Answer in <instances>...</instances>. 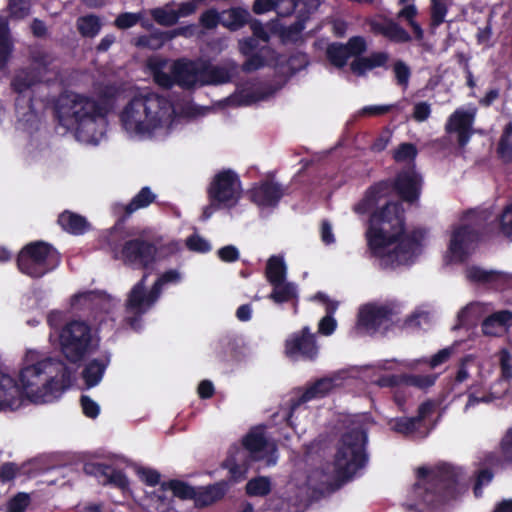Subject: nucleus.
<instances>
[{
	"label": "nucleus",
	"instance_id": "f257e3e1",
	"mask_svg": "<svg viewBox=\"0 0 512 512\" xmlns=\"http://www.w3.org/2000/svg\"><path fill=\"white\" fill-rule=\"evenodd\" d=\"M388 189L386 183L375 185L366 193L364 199L355 205L354 211L365 214L382 202L385 203L380 211L372 214L366 237L371 252L380 259L381 265L396 267L414 261L420 253L423 234L421 232H415L412 235L403 233L400 204L386 200Z\"/></svg>",
	"mask_w": 512,
	"mask_h": 512
},
{
	"label": "nucleus",
	"instance_id": "f03ea898",
	"mask_svg": "<svg viewBox=\"0 0 512 512\" xmlns=\"http://www.w3.org/2000/svg\"><path fill=\"white\" fill-rule=\"evenodd\" d=\"M178 120L173 103L153 92L133 97L119 113L122 131L128 138L140 141L166 137Z\"/></svg>",
	"mask_w": 512,
	"mask_h": 512
},
{
	"label": "nucleus",
	"instance_id": "7ed1b4c3",
	"mask_svg": "<svg viewBox=\"0 0 512 512\" xmlns=\"http://www.w3.org/2000/svg\"><path fill=\"white\" fill-rule=\"evenodd\" d=\"M66 365L59 359L27 349L18 372V381L24 397L34 404L50 403L64 393L68 385Z\"/></svg>",
	"mask_w": 512,
	"mask_h": 512
},
{
	"label": "nucleus",
	"instance_id": "20e7f679",
	"mask_svg": "<svg viewBox=\"0 0 512 512\" xmlns=\"http://www.w3.org/2000/svg\"><path fill=\"white\" fill-rule=\"evenodd\" d=\"M106 113L100 102L77 93L61 95L56 105L59 123L74 130L78 140L87 144H97L103 137L107 126Z\"/></svg>",
	"mask_w": 512,
	"mask_h": 512
},
{
	"label": "nucleus",
	"instance_id": "39448f33",
	"mask_svg": "<svg viewBox=\"0 0 512 512\" xmlns=\"http://www.w3.org/2000/svg\"><path fill=\"white\" fill-rule=\"evenodd\" d=\"M149 67L155 82L164 88L174 84L191 88L195 86L222 84L230 80V72L224 67L210 66L204 61L178 60L172 64L162 60H151Z\"/></svg>",
	"mask_w": 512,
	"mask_h": 512
},
{
	"label": "nucleus",
	"instance_id": "423d86ee",
	"mask_svg": "<svg viewBox=\"0 0 512 512\" xmlns=\"http://www.w3.org/2000/svg\"><path fill=\"white\" fill-rule=\"evenodd\" d=\"M367 460L366 450H337L332 462L308 471L304 485L312 498H319L320 490L334 492L340 489L366 465Z\"/></svg>",
	"mask_w": 512,
	"mask_h": 512
},
{
	"label": "nucleus",
	"instance_id": "0eeeda50",
	"mask_svg": "<svg viewBox=\"0 0 512 512\" xmlns=\"http://www.w3.org/2000/svg\"><path fill=\"white\" fill-rule=\"evenodd\" d=\"M461 471L448 464L437 466L430 479L423 484H416L413 489L415 497L429 509L437 508L458 495Z\"/></svg>",
	"mask_w": 512,
	"mask_h": 512
},
{
	"label": "nucleus",
	"instance_id": "6e6552de",
	"mask_svg": "<svg viewBox=\"0 0 512 512\" xmlns=\"http://www.w3.org/2000/svg\"><path fill=\"white\" fill-rule=\"evenodd\" d=\"M57 251L44 242L26 245L19 253L17 265L19 270L34 278L42 277L59 264Z\"/></svg>",
	"mask_w": 512,
	"mask_h": 512
},
{
	"label": "nucleus",
	"instance_id": "1a4fd4ad",
	"mask_svg": "<svg viewBox=\"0 0 512 512\" xmlns=\"http://www.w3.org/2000/svg\"><path fill=\"white\" fill-rule=\"evenodd\" d=\"M58 337L62 353L71 362L80 361L94 346L91 328L84 321L67 323Z\"/></svg>",
	"mask_w": 512,
	"mask_h": 512
},
{
	"label": "nucleus",
	"instance_id": "9d476101",
	"mask_svg": "<svg viewBox=\"0 0 512 512\" xmlns=\"http://www.w3.org/2000/svg\"><path fill=\"white\" fill-rule=\"evenodd\" d=\"M55 73L54 58L42 50H35L31 55L29 68L19 70L12 81L13 89L22 94L35 84L47 79L48 75Z\"/></svg>",
	"mask_w": 512,
	"mask_h": 512
},
{
	"label": "nucleus",
	"instance_id": "9b49d317",
	"mask_svg": "<svg viewBox=\"0 0 512 512\" xmlns=\"http://www.w3.org/2000/svg\"><path fill=\"white\" fill-rule=\"evenodd\" d=\"M399 312L394 302L364 304L359 308L356 328L367 333L385 330Z\"/></svg>",
	"mask_w": 512,
	"mask_h": 512
},
{
	"label": "nucleus",
	"instance_id": "f8f14e48",
	"mask_svg": "<svg viewBox=\"0 0 512 512\" xmlns=\"http://www.w3.org/2000/svg\"><path fill=\"white\" fill-rule=\"evenodd\" d=\"M210 201L217 202V206L230 209L234 207L242 196V187L238 176L231 170L216 174L208 189Z\"/></svg>",
	"mask_w": 512,
	"mask_h": 512
},
{
	"label": "nucleus",
	"instance_id": "ddd939ff",
	"mask_svg": "<svg viewBox=\"0 0 512 512\" xmlns=\"http://www.w3.org/2000/svg\"><path fill=\"white\" fill-rule=\"evenodd\" d=\"M146 279L147 274L132 287L126 300V321L133 329L139 327V318L152 308L160 296L153 287L146 291Z\"/></svg>",
	"mask_w": 512,
	"mask_h": 512
},
{
	"label": "nucleus",
	"instance_id": "4468645a",
	"mask_svg": "<svg viewBox=\"0 0 512 512\" xmlns=\"http://www.w3.org/2000/svg\"><path fill=\"white\" fill-rule=\"evenodd\" d=\"M258 39L249 37L239 41L240 52L247 57V60L243 63V70L246 72H252L258 70L265 65L277 67L284 61V57L279 56L274 50L267 46L260 47Z\"/></svg>",
	"mask_w": 512,
	"mask_h": 512
},
{
	"label": "nucleus",
	"instance_id": "2eb2a0df",
	"mask_svg": "<svg viewBox=\"0 0 512 512\" xmlns=\"http://www.w3.org/2000/svg\"><path fill=\"white\" fill-rule=\"evenodd\" d=\"M501 455H497L496 452H490L480 467L474 472V485L473 493L476 498L483 496V488L488 486L493 478L494 472L492 468L502 467L512 468V450H500Z\"/></svg>",
	"mask_w": 512,
	"mask_h": 512
},
{
	"label": "nucleus",
	"instance_id": "dca6fc26",
	"mask_svg": "<svg viewBox=\"0 0 512 512\" xmlns=\"http://www.w3.org/2000/svg\"><path fill=\"white\" fill-rule=\"evenodd\" d=\"M478 235L467 225L452 230L446 259L449 262H461L468 257L476 246Z\"/></svg>",
	"mask_w": 512,
	"mask_h": 512
},
{
	"label": "nucleus",
	"instance_id": "f3484780",
	"mask_svg": "<svg viewBox=\"0 0 512 512\" xmlns=\"http://www.w3.org/2000/svg\"><path fill=\"white\" fill-rule=\"evenodd\" d=\"M285 353L292 359L302 357L314 360L318 355L315 334L310 331L309 327H304L301 331L293 333L286 340Z\"/></svg>",
	"mask_w": 512,
	"mask_h": 512
},
{
	"label": "nucleus",
	"instance_id": "a211bd4d",
	"mask_svg": "<svg viewBox=\"0 0 512 512\" xmlns=\"http://www.w3.org/2000/svg\"><path fill=\"white\" fill-rule=\"evenodd\" d=\"M157 249L152 243L141 239H132L124 243L120 259L136 267H146L156 259Z\"/></svg>",
	"mask_w": 512,
	"mask_h": 512
},
{
	"label": "nucleus",
	"instance_id": "6ab92c4d",
	"mask_svg": "<svg viewBox=\"0 0 512 512\" xmlns=\"http://www.w3.org/2000/svg\"><path fill=\"white\" fill-rule=\"evenodd\" d=\"M25 400L17 381L0 370V411H16Z\"/></svg>",
	"mask_w": 512,
	"mask_h": 512
},
{
	"label": "nucleus",
	"instance_id": "aec40b11",
	"mask_svg": "<svg viewBox=\"0 0 512 512\" xmlns=\"http://www.w3.org/2000/svg\"><path fill=\"white\" fill-rule=\"evenodd\" d=\"M476 108L469 109L459 108L448 119L446 123V131L458 134V142L460 146H464L471 136L472 125L476 115Z\"/></svg>",
	"mask_w": 512,
	"mask_h": 512
},
{
	"label": "nucleus",
	"instance_id": "412c9836",
	"mask_svg": "<svg viewBox=\"0 0 512 512\" xmlns=\"http://www.w3.org/2000/svg\"><path fill=\"white\" fill-rule=\"evenodd\" d=\"M366 48L365 39L360 36H355L352 37L346 45L338 43L331 44L327 48V57L333 65L342 67L350 57L360 55Z\"/></svg>",
	"mask_w": 512,
	"mask_h": 512
},
{
	"label": "nucleus",
	"instance_id": "4be33fe9",
	"mask_svg": "<svg viewBox=\"0 0 512 512\" xmlns=\"http://www.w3.org/2000/svg\"><path fill=\"white\" fill-rule=\"evenodd\" d=\"M284 9L288 11L285 13H277L279 16H288L292 13L296 14L297 21L293 25L296 32L304 29V23L309 16L317 10L320 5V0H277Z\"/></svg>",
	"mask_w": 512,
	"mask_h": 512
},
{
	"label": "nucleus",
	"instance_id": "5701e85b",
	"mask_svg": "<svg viewBox=\"0 0 512 512\" xmlns=\"http://www.w3.org/2000/svg\"><path fill=\"white\" fill-rule=\"evenodd\" d=\"M370 30L392 42L406 43L411 40L409 33L398 23L387 18H374L369 21Z\"/></svg>",
	"mask_w": 512,
	"mask_h": 512
},
{
	"label": "nucleus",
	"instance_id": "b1692460",
	"mask_svg": "<svg viewBox=\"0 0 512 512\" xmlns=\"http://www.w3.org/2000/svg\"><path fill=\"white\" fill-rule=\"evenodd\" d=\"M282 196L281 186L271 181L263 182L251 190L252 201L261 208L275 207Z\"/></svg>",
	"mask_w": 512,
	"mask_h": 512
},
{
	"label": "nucleus",
	"instance_id": "393cba45",
	"mask_svg": "<svg viewBox=\"0 0 512 512\" xmlns=\"http://www.w3.org/2000/svg\"><path fill=\"white\" fill-rule=\"evenodd\" d=\"M512 326V313L502 310L489 313L482 322V332L487 336H501Z\"/></svg>",
	"mask_w": 512,
	"mask_h": 512
},
{
	"label": "nucleus",
	"instance_id": "a878e982",
	"mask_svg": "<svg viewBox=\"0 0 512 512\" xmlns=\"http://www.w3.org/2000/svg\"><path fill=\"white\" fill-rule=\"evenodd\" d=\"M466 278L470 282L491 284L494 288H502L512 276L502 272L486 271L478 266H470L466 269Z\"/></svg>",
	"mask_w": 512,
	"mask_h": 512
},
{
	"label": "nucleus",
	"instance_id": "bb28decb",
	"mask_svg": "<svg viewBox=\"0 0 512 512\" xmlns=\"http://www.w3.org/2000/svg\"><path fill=\"white\" fill-rule=\"evenodd\" d=\"M228 486L224 481L210 484L206 487H199L196 489V496L194 502L196 507H208L224 498Z\"/></svg>",
	"mask_w": 512,
	"mask_h": 512
},
{
	"label": "nucleus",
	"instance_id": "cd10ccee",
	"mask_svg": "<svg viewBox=\"0 0 512 512\" xmlns=\"http://www.w3.org/2000/svg\"><path fill=\"white\" fill-rule=\"evenodd\" d=\"M421 184L420 176L414 171H406L399 174L396 181V188L399 195L409 202L418 198Z\"/></svg>",
	"mask_w": 512,
	"mask_h": 512
},
{
	"label": "nucleus",
	"instance_id": "c85d7f7f",
	"mask_svg": "<svg viewBox=\"0 0 512 512\" xmlns=\"http://www.w3.org/2000/svg\"><path fill=\"white\" fill-rule=\"evenodd\" d=\"M492 311L493 308L489 304L481 302L470 303L458 313L457 327L473 326Z\"/></svg>",
	"mask_w": 512,
	"mask_h": 512
},
{
	"label": "nucleus",
	"instance_id": "c756f323",
	"mask_svg": "<svg viewBox=\"0 0 512 512\" xmlns=\"http://www.w3.org/2000/svg\"><path fill=\"white\" fill-rule=\"evenodd\" d=\"M338 385H340L339 378L331 377L318 380L302 394L296 403L292 405V411L301 403H305L314 398L324 397Z\"/></svg>",
	"mask_w": 512,
	"mask_h": 512
},
{
	"label": "nucleus",
	"instance_id": "7c9ffc66",
	"mask_svg": "<svg viewBox=\"0 0 512 512\" xmlns=\"http://www.w3.org/2000/svg\"><path fill=\"white\" fill-rule=\"evenodd\" d=\"M274 93V90L271 89V92H268L262 86L259 85H249L247 87L241 88L232 98V102L238 105H250L256 103L261 100H265L268 96Z\"/></svg>",
	"mask_w": 512,
	"mask_h": 512
},
{
	"label": "nucleus",
	"instance_id": "2f4dec72",
	"mask_svg": "<svg viewBox=\"0 0 512 512\" xmlns=\"http://www.w3.org/2000/svg\"><path fill=\"white\" fill-rule=\"evenodd\" d=\"M314 299L322 301L326 304L327 315L319 321L318 332L322 335L329 336L335 331L337 327V321L333 317V314L338 308V303L328 300L327 296L323 293H317L314 296Z\"/></svg>",
	"mask_w": 512,
	"mask_h": 512
},
{
	"label": "nucleus",
	"instance_id": "473e14b6",
	"mask_svg": "<svg viewBox=\"0 0 512 512\" xmlns=\"http://www.w3.org/2000/svg\"><path fill=\"white\" fill-rule=\"evenodd\" d=\"M341 442L345 448H365L368 444L367 429L357 423H353L341 435Z\"/></svg>",
	"mask_w": 512,
	"mask_h": 512
},
{
	"label": "nucleus",
	"instance_id": "72a5a7b5",
	"mask_svg": "<svg viewBox=\"0 0 512 512\" xmlns=\"http://www.w3.org/2000/svg\"><path fill=\"white\" fill-rule=\"evenodd\" d=\"M244 448H275L273 439L266 433L265 427L256 426L243 437Z\"/></svg>",
	"mask_w": 512,
	"mask_h": 512
},
{
	"label": "nucleus",
	"instance_id": "f704fd0d",
	"mask_svg": "<svg viewBox=\"0 0 512 512\" xmlns=\"http://www.w3.org/2000/svg\"><path fill=\"white\" fill-rule=\"evenodd\" d=\"M389 59L385 52H375L367 57H361L351 63V70L357 75H363L366 71L384 66Z\"/></svg>",
	"mask_w": 512,
	"mask_h": 512
},
{
	"label": "nucleus",
	"instance_id": "c9c22d12",
	"mask_svg": "<svg viewBox=\"0 0 512 512\" xmlns=\"http://www.w3.org/2000/svg\"><path fill=\"white\" fill-rule=\"evenodd\" d=\"M71 301L73 306L89 304L107 311L113 299L104 293L88 291L74 295Z\"/></svg>",
	"mask_w": 512,
	"mask_h": 512
},
{
	"label": "nucleus",
	"instance_id": "e433bc0d",
	"mask_svg": "<svg viewBox=\"0 0 512 512\" xmlns=\"http://www.w3.org/2000/svg\"><path fill=\"white\" fill-rule=\"evenodd\" d=\"M239 452L240 450H235V453L230 454L221 465L229 471L230 479L234 482H239L246 477L250 464L252 463L247 459V455L244 460L239 463L237 460Z\"/></svg>",
	"mask_w": 512,
	"mask_h": 512
},
{
	"label": "nucleus",
	"instance_id": "4c0bfd02",
	"mask_svg": "<svg viewBox=\"0 0 512 512\" xmlns=\"http://www.w3.org/2000/svg\"><path fill=\"white\" fill-rule=\"evenodd\" d=\"M266 278L272 285L285 281L287 274V266L282 256H271L266 264Z\"/></svg>",
	"mask_w": 512,
	"mask_h": 512
},
{
	"label": "nucleus",
	"instance_id": "58836bf2",
	"mask_svg": "<svg viewBox=\"0 0 512 512\" xmlns=\"http://www.w3.org/2000/svg\"><path fill=\"white\" fill-rule=\"evenodd\" d=\"M58 223L64 230L72 234H82L89 228L84 217L71 212H63L58 218Z\"/></svg>",
	"mask_w": 512,
	"mask_h": 512
},
{
	"label": "nucleus",
	"instance_id": "ea45409f",
	"mask_svg": "<svg viewBox=\"0 0 512 512\" xmlns=\"http://www.w3.org/2000/svg\"><path fill=\"white\" fill-rule=\"evenodd\" d=\"M413 0H399V4L403 5L402 9L398 12V18L404 19L407 21L408 25L412 28L415 37L418 40H421L424 36L423 29L420 24L417 23L414 18L416 17L418 11L416 6L412 3Z\"/></svg>",
	"mask_w": 512,
	"mask_h": 512
},
{
	"label": "nucleus",
	"instance_id": "a19ab883",
	"mask_svg": "<svg viewBox=\"0 0 512 512\" xmlns=\"http://www.w3.org/2000/svg\"><path fill=\"white\" fill-rule=\"evenodd\" d=\"M16 111L19 117V123L22 124L24 129L29 130L37 126L39 120L37 114L31 107L30 98L27 100L18 98L16 100Z\"/></svg>",
	"mask_w": 512,
	"mask_h": 512
},
{
	"label": "nucleus",
	"instance_id": "79ce46f5",
	"mask_svg": "<svg viewBox=\"0 0 512 512\" xmlns=\"http://www.w3.org/2000/svg\"><path fill=\"white\" fill-rule=\"evenodd\" d=\"M249 16L246 9L232 8L221 13V24L230 30H237L248 21Z\"/></svg>",
	"mask_w": 512,
	"mask_h": 512
},
{
	"label": "nucleus",
	"instance_id": "37998d69",
	"mask_svg": "<svg viewBox=\"0 0 512 512\" xmlns=\"http://www.w3.org/2000/svg\"><path fill=\"white\" fill-rule=\"evenodd\" d=\"M272 491V482L268 476H256L248 480L245 493L249 497H266Z\"/></svg>",
	"mask_w": 512,
	"mask_h": 512
},
{
	"label": "nucleus",
	"instance_id": "c03bdc74",
	"mask_svg": "<svg viewBox=\"0 0 512 512\" xmlns=\"http://www.w3.org/2000/svg\"><path fill=\"white\" fill-rule=\"evenodd\" d=\"M171 490L173 495L181 500H194L196 488L181 480L162 482V491Z\"/></svg>",
	"mask_w": 512,
	"mask_h": 512
},
{
	"label": "nucleus",
	"instance_id": "a18cd8bd",
	"mask_svg": "<svg viewBox=\"0 0 512 512\" xmlns=\"http://www.w3.org/2000/svg\"><path fill=\"white\" fill-rule=\"evenodd\" d=\"M12 52V41L7 19L0 16V68L8 62Z\"/></svg>",
	"mask_w": 512,
	"mask_h": 512
},
{
	"label": "nucleus",
	"instance_id": "49530a36",
	"mask_svg": "<svg viewBox=\"0 0 512 512\" xmlns=\"http://www.w3.org/2000/svg\"><path fill=\"white\" fill-rule=\"evenodd\" d=\"M6 12L10 20H23L30 15V0H6Z\"/></svg>",
	"mask_w": 512,
	"mask_h": 512
},
{
	"label": "nucleus",
	"instance_id": "de8ad7c7",
	"mask_svg": "<svg viewBox=\"0 0 512 512\" xmlns=\"http://www.w3.org/2000/svg\"><path fill=\"white\" fill-rule=\"evenodd\" d=\"M273 291L269 298L276 303H283L290 301L297 295L296 286L293 283L282 281L272 284Z\"/></svg>",
	"mask_w": 512,
	"mask_h": 512
},
{
	"label": "nucleus",
	"instance_id": "09e8293b",
	"mask_svg": "<svg viewBox=\"0 0 512 512\" xmlns=\"http://www.w3.org/2000/svg\"><path fill=\"white\" fill-rule=\"evenodd\" d=\"M431 27L436 28L441 25L446 18L449 7L453 0H430Z\"/></svg>",
	"mask_w": 512,
	"mask_h": 512
},
{
	"label": "nucleus",
	"instance_id": "8fccbe9b",
	"mask_svg": "<svg viewBox=\"0 0 512 512\" xmlns=\"http://www.w3.org/2000/svg\"><path fill=\"white\" fill-rule=\"evenodd\" d=\"M105 364L101 363L99 361H91L83 370V379L85 381V384L88 388L96 386L102 379L104 371H105Z\"/></svg>",
	"mask_w": 512,
	"mask_h": 512
},
{
	"label": "nucleus",
	"instance_id": "3c124183",
	"mask_svg": "<svg viewBox=\"0 0 512 512\" xmlns=\"http://www.w3.org/2000/svg\"><path fill=\"white\" fill-rule=\"evenodd\" d=\"M153 19L162 26H172L178 21V15L176 10L171 4H167L164 7L154 8L150 11Z\"/></svg>",
	"mask_w": 512,
	"mask_h": 512
},
{
	"label": "nucleus",
	"instance_id": "603ef678",
	"mask_svg": "<svg viewBox=\"0 0 512 512\" xmlns=\"http://www.w3.org/2000/svg\"><path fill=\"white\" fill-rule=\"evenodd\" d=\"M77 28L82 36L94 37L99 33L101 29V23L97 16L87 15L78 18Z\"/></svg>",
	"mask_w": 512,
	"mask_h": 512
},
{
	"label": "nucleus",
	"instance_id": "864d4df0",
	"mask_svg": "<svg viewBox=\"0 0 512 512\" xmlns=\"http://www.w3.org/2000/svg\"><path fill=\"white\" fill-rule=\"evenodd\" d=\"M247 459L253 462H261L262 467H271L278 461V450H246Z\"/></svg>",
	"mask_w": 512,
	"mask_h": 512
},
{
	"label": "nucleus",
	"instance_id": "5fc2aeb1",
	"mask_svg": "<svg viewBox=\"0 0 512 512\" xmlns=\"http://www.w3.org/2000/svg\"><path fill=\"white\" fill-rule=\"evenodd\" d=\"M498 360L501 369V381L505 384V390L512 379V354L508 348H503L498 353Z\"/></svg>",
	"mask_w": 512,
	"mask_h": 512
},
{
	"label": "nucleus",
	"instance_id": "6e6d98bb",
	"mask_svg": "<svg viewBox=\"0 0 512 512\" xmlns=\"http://www.w3.org/2000/svg\"><path fill=\"white\" fill-rule=\"evenodd\" d=\"M155 200V195L148 187H144L128 204L127 213H132L140 208H145Z\"/></svg>",
	"mask_w": 512,
	"mask_h": 512
},
{
	"label": "nucleus",
	"instance_id": "4d7b16f0",
	"mask_svg": "<svg viewBox=\"0 0 512 512\" xmlns=\"http://www.w3.org/2000/svg\"><path fill=\"white\" fill-rule=\"evenodd\" d=\"M390 427L392 430L401 433L403 435H410L415 432L420 425L418 424V420L414 417L412 418H397L390 422Z\"/></svg>",
	"mask_w": 512,
	"mask_h": 512
},
{
	"label": "nucleus",
	"instance_id": "13d9d810",
	"mask_svg": "<svg viewBox=\"0 0 512 512\" xmlns=\"http://www.w3.org/2000/svg\"><path fill=\"white\" fill-rule=\"evenodd\" d=\"M393 72L397 85H399L403 90H406L411 77V70L409 66L405 62L398 60L393 65Z\"/></svg>",
	"mask_w": 512,
	"mask_h": 512
},
{
	"label": "nucleus",
	"instance_id": "bf43d9fd",
	"mask_svg": "<svg viewBox=\"0 0 512 512\" xmlns=\"http://www.w3.org/2000/svg\"><path fill=\"white\" fill-rule=\"evenodd\" d=\"M102 484L111 485L115 488L126 490L129 487V480L122 470L112 467L108 474L107 480H103Z\"/></svg>",
	"mask_w": 512,
	"mask_h": 512
},
{
	"label": "nucleus",
	"instance_id": "052dcab7",
	"mask_svg": "<svg viewBox=\"0 0 512 512\" xmlns=\"http://www.w3.org/2000/svg\"><path fill=\"white\" fill-rule=\"evenodd\" d=\"M437 376L435 374L429 375H407L402 378L406 385L414 386L419 389H426L434 385Z\"/></svg>",
	"mask_w": 512,
	"mask_h": 512
},
{
	"label": "nucleus",
	"instance_id": "680f3d73",
	"mask_svg": "<svg viewBox=\"0 0 512 512\" xmlns=\"http://www.w3.org/2000/svg\"><path fill=\"white\" fill-rule=\"evenodd\" d=\"M30 495L18 492L7 503V512H25L30 504Z\"/></svg>",
	"mask_w": 512,
	"mask_h": 512
},
{
	"label": "nucleus",
	"instance_id": "e2e57ef3",
	"mask_svg": "<svg viewBox=\"0 0 512 512\" xmlns=\"http://www.w3.org/2000/svg\"><path fill=\"white\" fill-rule=\"evenodd\" d=\"M275 10L277 13H285L288 10L277 4V0H255L253 5V11L256 14H263L268 11Z\"/></svg>",
	"mask_w": 512,
	"mask_h": 512
},
{
	"label": "nucleus",
	"instance_id": "0e129e2a",
	"mask_svg": "<svg viewBox=\"0 0 512 512\" xmlns=\"http://www.w3.org/2000/svg\"><path fill=\"white\" fill-rule=\"evenodd\" d=\"M111 468V465L104 463H85L83 467L86 474L93 475L98 479L103 478V480H107Z\"/></svg>",
	"mask_w": 512,
	"mask_h": 512
},
{
	"label": "nucleus",
	"instance_id": "69168bd1",
	"mask_svg": "<svg viewBox=\"0 0 512 512\" xmlns=\"http://www.w3.org/2000/svg\"><path fill=\"white\" fill-rule=\"evenodd\" d=\"M417 154L416 147L410 143L401 144L394 152V159L398 162L412 161Z\"/></svg>",
	"mask_w": 512,
	"mask_h": 512
},
{
	"label": "nucleus",
	"instance_id": "338daca9",
	"mask_svg": "<svg viewBox=\"0 0 512 512\" xmlns=\"http://www.w3.org/2000/svg\"><path fill=\"white\" fill-rule=\"evenodd\" d=\"M181 280V273L177 270H169L163 273L160 278L154 283L153 288L155 292L160 295L162 287L168 283H178Z\"/></svg>",
	"mask_w": 512,
	"mask_h": 512
},
{
	"label": "nucleus",
	"instance_id": "774afa93",
	"mask_svg": "<svg viewBox=\"0 0 512 512\" xmlns=\"http://www.w3.org/2000/svg\"><path fill=\"white\" fill-rule=\"evenodd\" d=\"M500 230L512 240V202L506 206L500 217Z\"/></svg>",
	"mask_w": 512,
	"mask_h": 512
}]
</instances>
